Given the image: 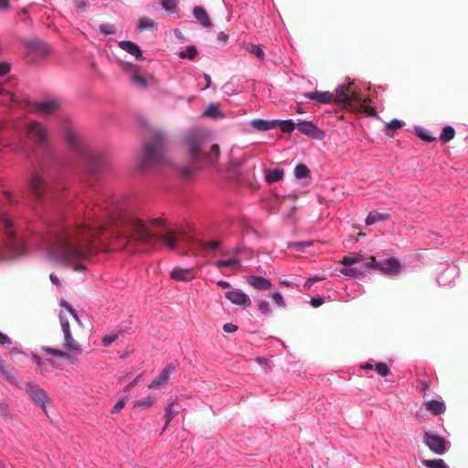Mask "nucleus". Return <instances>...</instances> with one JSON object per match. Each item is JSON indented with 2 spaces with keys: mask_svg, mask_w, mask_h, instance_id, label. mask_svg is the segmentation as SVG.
Returning a JSON list of instances; mask_svg holds the SVG:
<instances>
[{
  "mask_svg": "<svg viewBox=\"0 0 468 468\" xmlns=\"http://www.w3.org/2000/svg\"><path fill=\"white\" fill-rule=\"evenodd\" d=\"M114 237L141 250L155 235L144 220L103 200L86 207L82 224L45 238L44 242L51 258L69 261L87 258L101 250L105 239Z\"/></svg>",
  "mask_w": 468,
  "mask_h": 468,
  "instance_id": "f257e3e1",
  "label": "nucleus"
},
{
  "mask_svg": "<svg viewBox=\"0 0 468 468\" xmlns=\"http://www.w3.org/2000/svg\"><path fill=\"white\" fill-rule=\"evenodd\" d=\"M184 145L188 153L191 166L181 168V174L187 177L196 170V165L207 162L216 164L219 158V145L203 130H192L184 137Z\"/></svg>",
  "mask_w": 468,
  "mask_h": 468,
  "instance_id": "f03ea898",
  "label": "nucleus"
},
{
  "mask_svg": "<svg viewBox=\"0 0 468 468\" xmlns=\"http://www.w3.org/2000/svg\"><path fill=\"white\" fill-rule=\"evenodd\" d=\"M59 313V322L64 335V348L75 355H80L84 348L89 346V338L81 337L78 334V328L81 327V322L75 310L67 303H63Z\"/></svg>",
  "mask_w": 468,
  "mask_h": 468,
  "instance_id": "7ed1b4c3",
  "label": "nucleus"
},
{
  "mask_svg": "<svg viewBox=\"0 0 468 468\" xmlns=\"http://www.w3.org/2000/svg\"><path fill=\"white\" fill-rule=\"evenodd\" d=\"M27 186L34 198L42 203L46 199L56 198V193L62 189L51 177L47 165L40 163L38 168H34L27 179Z\"/></svg>",
  "mask_w": 468,
  "mask_h": 468,
  "instance_id": "20e7f679",
  "label": "nucleus"
},
{
  "mask_svg": "<svg viewBox=\"0 0 468 468\" xmlns=\"http://www.w3.org/2000/svg\"><path fill=\"white\" fill-rule=\"evenodd\" d=\"M170 161L165 152V137L160 133L153 134L144 144V155L140 162L143 170L169 165Z\"/></svg>",
  "mask_w": 468,
  "mask_h": 468,
  "instance_id": "39448f33",
  "label": "nucleus"
},
{
  "mask_svg": "<svg viewBox=\"0 0 468 468\" xmlns=\"http://www.w3.org/2000/svg\"><path fill=\"white\" fill-rule=\"evenodd\" d=\"M158 239L162 240L172 250H175L178 244H184L194 254H197V249L195 246L196 242L199 243L207 251L218 250L221 245V241L219 240L196 241L192 239V237L187 235L182 229H170L166 231L165 234L160 235Z\"/></svg>",
  "mask_w": 468,
  "mask_h": 468,
  "instance_id": "423d86ee",
  "label": "nucleus"
},
{
  "mask_svg": "<svg viewBox=\"0 0 468 468\" xmlns=\"http://www.w3.org/2000/svg\"><path fill=\"white\" fill-rule=\"evenodd\" d=\"M351 84L341 85L335 90V95H333V101L335 103H342L346 108L350 110H359L368 116H377L375 108L371 107L369 98L361 99L360 96L351 90Z\"/></svg>",
  "mask_w": 468,
  "mask_h": 468,
  "instance_id": "0eeeda50",
  "label": "nucleus"
},
{
  "mask_svg": "<svg viewBox=\"0 0 468 468\" xmlns=\"http://www.w3.org/2000/svg\"><path fill=\"white\" fill-rule=\"evenodd\" d=\"M0 220L7 238L5 244L0 246L1 262L24 254L27 250V247L24 239L16 235L12 220L6 215H2Z\"/></svg>",
  "mask_w": 468,
  "mask_h": 468,
  "instance_id": "6e6552de",
  "label": "nucleus"
},
{
  "mask_svg": "<svg viewBox=\"0 0 468 468\" xmlns=\"http://www.w3.org/2000/svg\"><path fill=\"white\" fill-rule=\"evenodd\" d=\"M27 138L38 148L47 149L48 145V131L46 127L37 121H32L26 127Z\"/></svg>",
  "mask_w": 468,
  "mask_h": 468,
  "instance_id": "1a4fd4ad",
  "label": "nucleus"
},
{
  "mask_svg": "<svg viewBox=\"0 0 468 468\" xmlns=\"http://www.w3.org/2000/svg\"><path fill=\"white\" fill-rule=\"evenodd\" d=\"M364 266L366 268L379 270L384 274L389 276H395L401 271V265L399 261L395 258H388L382 262H378L374 256H370L367 258Z\"/></svg>",
  "mask_w": 468,
  "mask_h": 468,
  "instance_id": "9d476101",
  "label": "nucleus"
},
{
  "mask_svg": "<svg viewBox=\"0 0 468 468\" xmlns=\"http://www.w3.org/2000/svg\"><path fill=\"white\" fill-rule=\"evenodd\" d=\"M424 443L429 447V449L436 454H442L446 450V441L444 438L430 433L428 431L424 432Z\"/></svg>",
  "mask_w": 468,
  "mask_h": 468,
  "instance_id": "9b49d317",
  "label": "nucleus"
},
{
  "mask_svg": "<svg viewBox=\"0 0 468 468\" xmlns=\"http://www.w3.org/2000/svg\"><path fill=\"white\" fill-rule=\"evenodd\" d=\"M26 391L31 397V399L42 408L43 411L47 414L46 392L38 385L32 383L26 384Z\"/></svg>",
  "mask_w": 468,
  "mask_h": 468,
  "instance_id": "f8f14e48",
  "label": "nucleus"
},
{
  "mask_svg": "<svg viewBox=\"0 0 468 468\" xmlns=\"http://www.w3.org/2000/svg\"><path fill=\"white\" fill-rule=\"evenodd\" d=\"M296 128L303 134H305L314 139H323L324 135V133L319 128H317L312 122H300L296 123Z\"/></svg>",
  "mask_w": 468,
  "mask_h": 468,
  "instance_id": "ddd939ff",
  "label": "nucleus"
},
{
  "mask_svg": "<svg viewBox=\"0 0 468 468\" xmlns=\"http://www.w3.org/2000/svg\"><path fill=\"white\" fill-rule=\"evenodd\" d=\"M226 297L233 303L243 307L251 304L250 297L240 290H232L226 292Z\"/></svg>",
  "mask_w": 468,
  "mask_h": 468,
  "instance_id": "4468645a",
  "label": "nucleus"
},
{
  "mask_svg": "<svg viewBox=\"0 0 468 468\" xmlns=\"http://www.w3.org/2000/svg\"><path fill=\"white\" fill-rule=\"evenodd\" d=\"M170 278L176 282H189L195 278V271L192 268H174L170 271Z\"/></svg>",
  "mask_w": 468,
  "mask_h": 468,
  "instance_id": "2eb2a0df",
  "label": "nucleus"
},
{
  "mask_svg": "<svg viewBox=\"0 0 468 468\" xmlns=\"http://www.w3.org/2000/svg\"><path fill=\"white\" fill-rule=\"evenodd\" d=\"M175 370V367L172 365L166 366L160 374L151 382L149 385V388H156L164 384H165L170 378L171 374Z\"/></svg>",
  "mask_w": 468,
  "mask_h": 468,
  "instance_id": "dca6fc26",
  "label": "nucleus"
},
{
  "mask_svg": "<svg viewBox=\"0 0 468 468\" xmlns=\"http://www.w3.org/2000/svg\"><path fill=\"white\" fill-rule=\"evenodd\" d=\"M59 107L57 100H50L36 104V110L42 115L48 116L55 112Z\"/></svg>",
  "mask_w": 468,
  "mask_h": 468,
  "instance_id": "f3484780",
  "label": "nucleus"
},
{
  "mask_svg": "<svg viewBox=\"0 0 468 468\" xmlns=\"http://www.w3.org/2000/svg\"><path fill=\"white\" fill-rule=\"evenodd\" d=\"M27 48L30 52H32L35 55L39 56V57L46 56L49 52V48L46 45V43H44L38 39H34V40L28 41L27 43Z\"/></svg>",
  "mask_w": 468,
  "mask_h": 468,
  "instance_id": "a211bd4d",
  "label": "nucleus"
},
{
  "mask_svg": "<svg viewBox=\"0 0 468 468\" xmlns=\"http://www.w3.org/2000/svg\"><path fill=\"white\" fill-rule=\"evenodd\" d=\"M248 283L256 290L267 291L272 287V283L270 280L261 276H250L248 278Z\"/></svg>",
  "mask_w": 468,
  "mask_h": 468,
  "instance_id": "6ab92c4d",
  "label": "nucleus"
},
{
  "mask_svg": "<svg viewBox=\"0 0 468 468\" xmlns=\"http://www.w3.org/2000/svg\"><path fill=\"white\" fill-rule=\"evenodd\" d=\"M304 97L320 103H330L333 101V94L329 91H314L304 93Z\"/></svg>",
  "mask_w": 468,
  "mask_h": 468,
  "instance_id": "aec40b11",
  "label": "nucleus"
},
{
  "mask_svg": "<svg viewBox=\"0 0 468 468\" xmlns=\"http://www.w3.org/2000/svg\"><path fill=\"white\" fill-rule=\"evenodd\" d=\"M119 47L131 54L132 56L135 57L137 59H143V54L139 48V46L132 41L124 40L119 42Z\"/></svg>",
  "mask_w": 468,
  "mask_h": 468,
  "instance_id": "412c9836",
  "label": "nucleus"
},
{
  "mask_svg": "<svg viewBox=\"0 0 468 468\" xmlns=\"http://www.w3.org/2000/svg\"><path fill=\"white\" fill-rule=\"evenodd\" d=\"M0 374H2L8 382H10L12 384H16L17 378H16V370L13 367H11L10 366H6L5 364V361H3L1 358H0Z\"/></svg>",
  "mask_w": 468,
  "mask_h": 468,
  "instance_id": "4be33fe9",
  "label": "nucleus"
},
{
  "mask_svg": "<svg viewBox=\"0 0 468 468\" xmlns=\"http://www.w3.org/2000/svg\"><path fill=\"white\" fill-rule=\"evenodd\" d=\"M128 68L133 71L131 77L132 82L141 89H145L148 86V80L138 73L135 66L129 64Z\"/></svg>",
  "mask_w": 468,
  "mask_h": 468,
  "instance_id": "5701e85b",
  "label": "nucleus"
},
{
  "mask_svg": "<svg viewBox=\"0 0 468 468\" xmlns=\"http://www.w3.org/2000/svg\"><path fill=\"white\" fill-rule=\"evenodd\" d=\"M426 410H429L433 415H440L443 413L446 410V407L443 402L431 399L425 403Z\"/></svg>",
  "mask_w": 468,
  "mask_h": 468,
  "instance_id": "b1692460",
  "label": "nucleus"
},
{
  "mask_svg": "<svg viewBox=\"0 0 468 468\" xmlns=\"http://www.w3.org/2000/svg\"><path fill=\"white\" fill-rule=\"evenodd\" d=\"M279 127L284 133H290L296 128V123L292 120H273V129Z\"/></svg>",
  "mask_w": 468,
  "mask_h": 468,
  "instance_id": "393cba45",
  "label": "nucleus"
},
{
  "mask_svg": "<svg viewBox=\"0 0 468 468\" xmlns=\"http://www.w3.org/2000/svg\"><path fill=\"white\" fill-rule=\"evenodd\" d=\"M390 218L388 213H379L376 210L371 211L366 218V225L370 226L378 221H384Z\"/></svg>",
  "mask_w": 468,
  "mask_h": 468,
  "instance_id": "a878e982",
  "label": "nucleus"
},
{
  "mask_svg": "<svg viewBox=\"0 0 468 468\" xmlns=\"http://www.w3.org/2000/svg\"><path fill=\"white\" fill-rule=\"evenodd\" d=\"M195 17L204 26L210 27L211 22L206 10L201 6H196L193 10Z\"/></svg>",
  "mask_w": 468,
  "mask_h": 468,
  "instance_id": "bb28decb",
  "label": "nucleus"
},
{
  "mask_svg": "<svg viewBox=\"0 0 468 468\" xmlns=\"http://www.w3.org/2000/svg\"><path fill=\"white\" fill-rule=\"evenodd\" d=\"M138 28L140 29V31H154L157 28V25L153 19L146 16H143L140 17L138 20Z\"/></svg>",
  "mask_w": 468,
  "mask_h": 468,
  "instance_id": "cd10ccee",
  "label": "nucleus"
},
{
  "mask_svg": "<svg viewBox=\"0 0 468 468\" xmlns=\"http://www.w3.org/2000/svg\"><path fill=\"white\" fill-rule=\"evenodd\" d=\"M251 126L258 131H268L273 129V120L266 121L262 119H255L251 121Z\"/></svg>",
  "mask_w": 468,
  "mask_h": 468,
  "instance_id": "c85d7f7f",
  "label": "nucleus"
},
{
  "mask_svg": "<svg viewBox=\"0 0 468 468\" xmlns=\"http://www.w3.org/2000/svg\"><path fill=\"white\" fill-rule=\"evenodd\" d=\"M244 48L247 52L251 55H254L259 59L263 60L264 58V51L262 50L260 45H255L252 43H247L244 45Z\"/></svg>",
  "mask_w": 468,
  "mask_h": 468,
  "instance_id": "c756f323",
  "label": "nucleus"
},
{
  "mask_svg": "<svg viewBox=\"0 0 468 468\" xmlns=\"http://www.w3.org/2000/svg\"><path fill=\"white\" fill-rule=\"evenodd\" d=\"M177 402L174 401L172 403H170L166 408H165V429L167 427V425L170 423V421L178 414V410H176V406H177Z\"/></svg>",
  "mask_w": 468,
  "mask_h": 468,
  "instance_id": "7c9ffc66",
  "label": "nucleus"
},
{
  "mask_svg": "<svg viewBox=\"0 0 468 468\" xmlns=\"http://www.w3.org/2000/svg\"><path fill=\"white\" fill-rule=\"evenodd\" d=\"M215 266L218 269L226 268V267H234V268H240L241 264L239 260L238 259H229V260H221L215 262Z\"/></svg>",
  "mask_w": 468,
  "mask_h": 468,
  "instance_id": "2f4dec72",
  "label": "nucleus"
},
{
  "mask_svg": "<svg viewBox=\"0 0 468 468\" xmlns=\"http://www.w3.org/2000/svg\"><path fill=\"white\" fill-rule=\"evenodd\" d=\"M283 176V171L282 169H273L268 171L266 174V181L268 183H274L281 180Z\"/></svg>",
  "mask_w": 468,
  "mask_h": 468,
  "instance_id": "473e14b6",
  "label": "nucleus"
},
{
  "mask_svg": "<svg viewBox=\"0 0 468 468\" xmlns=\"http://www.w3.org/2000/svg\"><path fill=\"white\" fill-rule=\"evenodd\" d=\"M454 129L452 126L447 125L442 129V132L440 135V139L444 143H448L454 138Z\"/></svg>",
  "mask_w": 468,
  "mask_h": 468,
  "instance_id": "72a5a7b5",
  "label": "nucleus"
},
{
  "mask_svg": "<svg viewBox=\"0 0 468 468\" xmlns=\"http://www.w3.org/2000/svg\"><path fill=\"white\" fill-rule=\"evenodd\" d=\"M294 176L298 179L306 178L310 176V170L305 165H297L294 169Z\"/></svg>",
  "mask_w": 468,
  "mask_h": 468,
  "instance_id": "f704fd0d",
  "label": "nucleus"
},
{
  "mask_svg": "<svg viewBox=\"0 0 468 468\" xmlns=\"http://www.w3.org/2000/svg\"><path fill=\"white\" fill-rule=\"evenodd\" d=\"M43 351L48 355H52L57 357L65 358V359L69 358V356L67 352L58 349V348L45 346V347H43Z\"/></svg>",
  "mask_w": 468,
  "mask_h": 468,
  "instance_id": "c9c22d12",
  "label": "nucleus"
},
{
  "mask_svg": "<svg viewBox=\"0 0 468 468\" xmlns=\"http://www.w3.org/2000/svg\"><path fill=\"white\" fill-rule=\"evenodd\" d=\"M423 463L428 468H448L444 461L441 459L424 460Z\"/></svg>",
  "mask_w": 468,
  "mask_h": 468,
  "instance_id": "e433bc0d",
  "label": "nucleus"
},
{
  "mask_svg": "<svg viewBox=\"0 0 468 468\" xmlns=\"http://www.w3.org/2000/svg\"><path fill=\"white\" fill-rule=\"evenodd\" d=\"M197 54V50L195 46H188L185 51H181L178 54L180 58L193 59Z\"/></svg>",
  "mask_w": 468,
  "mask_h": 468,
  "instance_id": "4c0bfd02",
  "label": "nucleus"
},
{
  "mask_svg": "<svg viewBox=\"0 0 468 468\" xmlns=\"http://www.w3.org/2000/svg\"><path fill=\"white\" fill-rule=\"evenodd\" d=\"M362 261L361 255H353V256H345L340 263L349 267L351 265H354L356 263H359Z\"/></svg>",
  "mask_w": 468,
  "mask_h": 468,
  "instance_id": "58836bf2",
  "label": "nucleus"
},
{
  "mask_svg": "<svg viewBox=\"0 0 468 468\" xmlns=\"http://www.w3.org/2000/svg\"><path fill=\"white\" fill-rule=\"evenodd\" d=\"M416 131L418 136L427 143L433 142L436 139L434 136L431 135V133L429 131L423 128H418Z\"/></svg>",
  "mask_w": 468,
  "mask_h": 468,
  "instance_id": "ea45409f",
  "label": "nucleus"
},
{
  "mask_svg": "<svg viewBox=\"0 0 468 468\" xmlns=\"http://www.w3.org/2000/svg\"><path fill=\"white\" fill-rule=\"evenodd\" d=\"M154 399L151 397L134 402V407L142 408L144 410L150 408L154 404Z\"/></svg>",
  "mask_w": 468,
  "mask_h": 468,
  "instance_id": "a19ab883",
  "label": "nucleus"
},
{
  "mask_svg": "<svg viewBox=\"0 0 468 468\" xmlns=\"http://www.w3.org/2000/svg\"><path fill=\"white\" fill-rule=\"evenodd\" d=\"M99 30L101 34L105 36L113 35L117 31L115 26L112 24H102L99 27Z\"/></svg>",
  "mask_w": 468,
  "mask_h": 468,
  "instance_id": "79ce46f5",
  "label": "nucleus"
},
{
  "mask_svg": "<svg viewBox=\"0 0 468 468\" xmlns=\"http://www.w3.org/2000/svg\"><path fill=\"white\" fill-rule=\"evenodd\" d=\"M340 272L349 277H359L361 271L356 267H346L340 270Z\"/></svg>",
  "mask_w": 468,
  "mask_h": 468,
  "instance_id": "37998d69",
  "label": "nucleus"
},
{
  "mask_svg": "<svg viewBox=\"0 0 468 468\" xmlns=\"http://www.w3.org/2000/svg\"><path fill=\"white\" fill-rule=\"evenodd\" d=\"M375 370L381 377H386V376H388L390 374V370L388 367V366L385 363H382V362L377 363L375 365Z\"/></svg>",
  "mask_w": 468,
  "mask_h": 468,
  "instance_id": "c03bdc74",
  "label": "nucleus"
},
{
  "mask_svg": "<svg viewBox=\"0 0 468 468\" xmlns=\"http://www.w3.org/2000/svg\"><path fill=\"white\" fill-rule=\"evenodd\" d=\"M67 140L68 143L73 147L78 148L80 144V139L77 134L73 133L72 132L67 133Z\"/></svg>",
  "mask_w": 468,
  "mask_h": 468,
  "instance_id": "a18cd8bd",
  "label": "nucleus"
},
{
  "mask_svg": "<svg viewBox=\"0 0 468 468\" xmlns=\"http://www.w3.org/2000/svg\"><path fill=\"white\" fill-rule=\"evenodd\" d=\"M258 308L262 314H270L271 313V306L267 301H260Z\"/></svg>",
  "mask_w": 468,
  "mask_h": 468,
  "instance_id": "49530a36",
  "label": "nucleus"
},
{
  "mask_svg": "<svg viewBox=\"0 0 468 468\" xmlns=\"http://www.w3.org/2000/svg\"><path fill=\"white\" fill-rule=\"evenodd\" d=\"M0 414L6 419L11 418L10 409L7 403L0 401Z\"/></svg>",
  "mask_w": 468,
  "mask_h": 468,
  "instance_id": "de8ad7c7",
  "label": "nucleus"
},
{
  "mask_svg": "<svg viewBox=\"0 0 468 468\" xmlns=\"http://www.w3.org/2000/svg\"><path fill=\"white\" fill-rule=\"evenodd\" d=\"M176 0H161L162 6L167 11H173L176 7Z\"/></svg>",
  "mask_w": 468,
  "mask_h": 468,
  "instance_id": "09e8293b",
  "label": "nucleus"
},
{
  "mask_svg": "<svg viewBox=\"0 0 468 468\" xmlns=\"http://www.w3.org/2000/svg\"><path fill=\"white\" fill-rule=\"evenodd\" d=\"M11 71V64L7 61L0 62V77L5 76Z\"/></svg>",
  "mask_w": 468,
  "mask_h": 468,
  "instance_id": "8fccbe9b",
  "label": "nucleus"
},
{
  "mask_svg": "<svg viewBox=\"0 0 468 468\" xmlns=\"http://www.w3.org/2000/svg\"><path fill=\"white\" fill-rule=\"evenodd\" d=\"M271 297H272L273 302L277 305H279L281 307H284L285 306L284 299H283L282 295L280 292H276L272 293Z\"/></svg>",
  "mask_w": 468,
  "mask_h": 468,
  "instance_id": "3c124183",
  "label": "nucleus"
},
{
  "mask_svg": "<svg viewBox=\"0 0 468 468\" xmlns=\"http://www.w3.org/2000/svg\"><path fill=\"white\" fill-rule=\"evenodd\" d=\"M118 337V334H113L111 335H104L101 339V343L104 346H109L113 341H115Z\"/></svg>",
  "mask_w": 468,
  "mask_h": 468,
  "instance_id": "603ef678",
  "label": "nucleus"
},
{
  "mask_svg": "<svg viewBox=\"0 0 468 468\" xmlns=\"http://www.w3.org/2000/svg\"><path fill=\"white\" fill-rule=\"evenodd\" d=\"M312 242L311 241H303V242H292L289 245V247L291 248H295L297 249L298 250H303L304 248L306 247H309L311 246Z\"/></svg>",
  "mask_w": 468,
  "mask_h": 468,
  "instance_id": "864d4df0",
  "label": "nucleus"
},
{
  "mask_svg": "<svg viewBox=\"0 0 468 468\" xmlns=\"http://www.w3.org/2000/svg\"><path fill=\"white\" fill-rule=\"evenodd\" d=\"M218 114V107L213 104L209 105L206 111V115H207V116L216 117Z\"/></svg>",
  "mask_w": 468,
  "mask_h": 468,
  "instance_id": "5fc2aeb1",
  "label": "nucleus"
},
{
  "mask_svg": "<svg viewBox=\"0 0 468 468\" xmlns=\"http://www.w3.org/2000/svg\"><path fill=\"white\" fill-rule=\"evenodd\" d=\"M74 5L79 10H85L89 5L88 0H74Z\"/></svg>",
  "mask_w": 468,
  "mask_h": 468,
  "instance_id": "6e6d98bb",
  "label": "nucleus"
},
{
  "mask_svg": "<svg viewBox=\"0 0 468 468\" xmlns=\"http://www.w3.org/2000/svg\"><path fill=\"white\" fill-rule=\"evenodd\" d=\"M402 127V122L399 120H392L390 121L388 123V128L391 129V130H396V129H399Z\"/></svg>",
  "mask_w": 468,
  "mask_h": 468,
  "instance_id": "4d7b16f0",
  "label": "nucleus"
},
{
  "mask_svg": "<svg viewBox=\"0 0 468 468\" xmlns=\"http://www.w3.org/2000/svg\"><path fill=\"white\" fill-rule=\"evenodd\" d=\"M223 330L226 333H234L238 330V326L234 324L228 323L223 325Z\"/></svg>",
  "mask_w": 468,
  "mask_h": 468,
  "instance_id": "13d9d810",
  "label": "nucleus"
},
{
  "mask_svg": "<svg viewBox=\"0 0 468 468\" xmlns=\"http://www.w3.org/2000/svg\"><path fill=\"white\" fill-rule=\"evenodd\" d=\"M322 279L320 277H314V278H309L303 284V287L305 290H309L311 288V286L315 282H318V281H321Z\"/></svg>",
  "mask_w": 468,
  "mask_h": 468,
  "instance_id": "bf43d9fd",
  "label": "nucleus"
},
{
  "mask_svg": "<svg viewBox=\"0 0 468 468\" xmlns=\"http://www.w3.org/2000/svg\"><path fill=\"white\" fill-rule=\"evenodd\" d=\"M324 301L323 297L317 296V297L312 298L310 303L314 307H319L324 303Z\"/></svg>",
  "mask_w": 468,
  "mask_h": 468,
  "instance_id": "052dcab7",
  "label": "nucleus"
},
{
  "mask_svg": "<svg viewBox=\"0 0 468 468\" xmlns=\"http://www.w3.org/2000/svg\"><path fill=\"white\" fill-rule=\"evenodd\" d=\"M418 385H419V388H420V390L423 392L429 390L430 387H431L430 381H426V380H419Z\"/></svg>",
  "mask_w": 468,
  "mask_h": 468,
  "instance_id": "680f3d73",
  "label": "nucleus"
},
{
  "mask_svg": "<svg viewBox=\"0 0 468 468\" xmlns=\"http://www.w3.org/2000/svg\"><path fill=\"white\" fill-rule=\"evenodd\" d=\"M11 339L0 332V344L5 346H9L11 345Z\"/></svg>",
  "mask_w": 468,
  "mask_h": 468,
  "instance_id": "e2e57ef3",
  "label": "nucleus"
},
{
  "mask_svg": "<svg viewBox=\"0 0 468 468\" xmlns=\"http://www.w3.org/2000/svg\"><path fill=\"white\" fill-rule=\"evenodd\" d=\"M125 406V401L124 399H120L115 405L114 407L112 408V412L115 413V412H118L120 411L123 407Z\"/></svg>",
  "mask_w": 468,
  "mask_h": 468,
  "instance_id": "0e129e2a",
  "label": "nucleus"
},
{
  "mask_svg": "<svg viewBox=\"0 0 468 468\" xmlns=\"http://www.w3.org/2000/svg\"><path fill=\"white\" fill-rule=\"evenodd\" d=\"M154 226L159 227L164 225V219L162 218H154L151 220Z\"/></svg>",
  "mask_w": 468,
  "mask_h": 468,
  "instance_id": "69168bd1",
  "label": "nucleus"
},
{
  "mask_svg": "<svg viewBox=\"0 0 468 468\" xmlns=\"http://www.w3.org/2000/svg\"><path fill=\"white\" fill-rule=\"evenodd\" d=\"M49 278L53 284L58 285V286L60 285L59 280L55 274H50Z\"/></svg>",
  "mask_w": 468,
  "mask_h": 468,
  "instance_id": "338daca9",
  "label": "nucleus"
},
{
  "mask_svg": "<svg viewBox=\"0 0 468 468\" xmlns=\"http://www.w3.org/2000/svg\"><path fill=\"white\" fill-rule=\"evenodd\" d=\"M217 285L224 289L229 288L230 286V284L225 281H218Z\"/></svg>",
  "mask_w": 468,
  "mask_h": 468,
  "instance_id": "774afa93",
  "label": "nucleus"
}]
</instances>
